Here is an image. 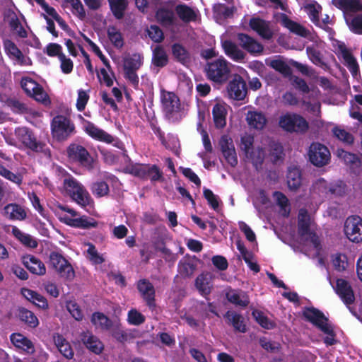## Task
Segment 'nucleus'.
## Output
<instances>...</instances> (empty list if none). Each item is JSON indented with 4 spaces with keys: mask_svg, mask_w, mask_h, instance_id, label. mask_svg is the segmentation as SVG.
Returning a JSON list of instances; mask_svg holds the SVG:
<instances>
[{
    "mask_svg": "<svg viewBox=\"0 0 362 362\" xmlns=\"http://www.w3.org/2000/svg\"><path fill=\"white\" fill-rule=\"evenodd\" d=\"M227 91L228 96L236 100H243L247 94L246 83L243 78L238 75L234 76L228 86Z\"/></svg>",
    "mask_w": 362,
    "mask_h": 362,
    "instance_id": "20",
    "label": "nucleus"
},
{
    "mask_svg": "<svg viewBox=\"0 0 362 362\" xmlns=\"http://www.w3.org/2000/svg\"><path fill=\"white\" fill-rule=\"evenodd\" d=\"M21 293L27 300L34 303L36 306L42 309L48 308L46 298L37 292L23 288L21 289Z\"/></svg>",
    "mask_w": 362,
    "mask_h": 362,
    "instance_id": "38",
    "label": "nucleus"
},
{
    "mask_svg": "<svg viewBox=\"0 0 362 362\" xmlns=\"http://www.w3.org/2000/svg\"><path fill=\"white\" fill-rule=\"evenodd\" d=\"M269 155L273 162H277L282 158L283 147L279 143L272 141L269 144Z\"/></svg>",
    "mask_w": 362,
    "mask_h": 362,
    "instance_id": "63",
    "label": "nucleus"
},
{
    "mask_svg": "<svg viewBox=\"0 0 362 362\" xmlns=\"http://www.w3.org/2000/svg\"><path fill=\"white\" fill-rule=\"evenodd\" d=\"M303 315L307 320L327 334V337L324 339L327 345L331 346L336 343L333 327L321 312L315 308H308L304 311Z\"/></svg>",
    "mask_w": 362,
    "mask_h": 362,
    "instance_id": "6",
    "label": "nucleus"
},
{
    "mask_svg": "<svg viewBox=\"0 0 362 362\" xmlns=\"http://www.w3.org/2000/svg\"><path fill=\"white\" fill-rule=\"evenodd\" d=\"M287 184L291 189H298L301 184L300 170L296 167L289 168L287 174Z\"/></svg>",
    "mask_w": 362,
    "mask_h": 362,
    "instance_id": "45",
    "label": "nucleus"
},
{
    "mask_svg": "<svg viewBox=\"0 0 362 362\" xmlns=\"http://www.w3.org/2000/svg\"><path fill=\"white\" fill-rule=\"evenodd\" d=\"M279 126L287 132H304L308 128L307 121L297 114H286L279 119Z\"/></svg>",
    "mask_w": 362,
    "mask_h": 362,
    "instance_id": "12",
    "label": "nucleus"
},
{
    "mask_svg": "<svg viewBox=\"0 0 362 362\" xmlns=\"http://www.w3.org/2000/svg\"><path fill=\"white\" fill-rule=\"evenodd\" d=\"M246 121L250 127L255 129H262L267 124L265 115L258 111H248L246 115Z\"/></svg>",
    "mask_w": 362,
    "mask_h": 362,
    "instance_id": "35",
    "label": "nucleus"
},
{
    "mask_svg": "<svg viewBox=\"0 0 362 362\" xmlns=\"http://www.w3.org/2000/svg\"><path fill=\"white\" fill-rule=\"evenodd\" d=\"M298 219V233L300 240L304 242L305 253L308 256L317 257L320 251V242L318 237L313 232V221L307 209H300Z\"/></svg>",
    "mask_w": 362,
    "mask_h": 362,
    "instance_id": "1",
    "label": "nucleus"
},
{
    "mask_svg": "<svg viewBox=\"0 0 362 362\" xmlns=\"http://www.w3.org/2000/svg\"><path fill=\"white\" fill-rule=\"evenodd\" d=\"M137 288L148 306L150 308H155V290L152 284L146 279H142L138 282Z\"/></svg>",
    "mask_w": 362,
    "mask_h": 362,
    "instance_id": "29",
    "label": "nucleus"
},
{
    "mask_svg": "<svg viewBox=\"0 0 362 362\" xmlns=\"http://www.w3.org/2000/svg\"><path fill=\"white\" fill-rule=\"evenodd\" d=\"M91 190L95 196L102 197L108 194L109 187L105 182H97L93 185Z\"/></svg>",
    "mask_w": 362,
    "mask_h": 362,
    "instance_id": "64",
    "label": "nucleus"
},
{
    "mask_svg": "<svg viewBox=\"0 0 362 362\" xmlns=\"http://www.w3.org/2000/svg\"><path fill=\"white\" fill-rule=\"evenodd\" d=\"M228 107L229 106L223 102H218L213 107L212 115L216 128L222 129L226 126Z\"/></svg>",
    "mask_w": 362,
    "mask_h": 362,
    "instance_id": "28",
    "label": "nucleus"
},
{
    "mask_svg": "<svg viewBox=\"0 0 362 362\" xmlns=\"http://www.w3.org/2000/svg\"><path fill=\"white\" fill-rule=\"evenodd\" d=\"M143 62L144 57L138 53L129 54L124 57V77L134 88H136L139 85V78L136 71L142 66Z\"/></svg>",
    "mask_w": 362,
    "mask_h": 362,
    "instance_id": "9",
    "label": "nucleus"
},
{
    "mask_svg": "<svg viewBox=\"0 0 362 362\" xmlns=\"http://www.w3.org/2000/svg\"><path fill=\"white\" fill-rule=\"evenodd\" d=\"M344 232L346 237L352 243L362 242V218L358 216H350L346 218Z\"/></svg>",
    "mask_w": 362,
    "mask_h": 362,
    "instance_id": "13",
    "label": "nucleus"
},
{
    "mask_svg": "<svg viewBox=\"0 0 362 362\" xmlns=\"http://www.w3.org/2000/svg\"><path fill=\"white\" fill-rule=\"evenodd\" d=\"M35 2L39 4L41 8L44 10V11L51 16L53 19H54L59 25L63 29L66 30L68 28V25L65 23V21L60 17V16L57 13L56 10L48 5L45 0H35Z\"/></svg>",
    "mask_w": 362,
    "mask_h": 362,
    "instance_id": "43",
    "label": "nucleus"
},
{
    "mask_svg": "<svg viewBox=\"0 0 362 362\" xmlns=\"http://www.w3.org/2000/svg\"><path fill=\"white\" fill-rule=\"evenodd\" d=\"M91 322L97 329H108L111 325V320L102 313H95L92 315Z\"/></svg>",
    "mask_w": 362,
    "mask_h": 362,
    "instance_id": "46",
    "label": "nucleus"
},
{
    "mask_svg": "<svg viewBox=\"0 0 362 362\" xmlns=\"http://www.w3.org/2000/svg\"><path fill=\"white\" fill-rule=\"evenodd\" d=\"M54 341L60 353L66 358H72L73 349L69 343L60 334L54 336Z\"/></svg>",
    "mask_w": 362,
    "mask_h": 362,
    "instance_id": "42",
    "label": "nucleus"
},
{
    "mask_svg": "<svg viewBox=\"0 0 362 362\" xmlns=\"http://www.w3.org/2000/svg\"><path fill=\"white\" fill-rule=\"evenodd\" d=\"M252 316L256 321L264 328L270 329L274 327V323L269 320L261 311L255 310Z\"/></svg>",
    "mask_w": 362,
    "mask_h": 362,
    "instance_id": "60",
    "label": "nucleus"
},
{
    "mask_svg": "<svg viewBox=\"0 0 362 362\" xmlns=\"http://www.w3.org/2000/svg\"><path fill=\"white\" fill-rule=\"evenodd\" d=\"M336 54L342 60L354 77L359 74V65L357 59L344 43H339L335 48Z\"/></svg>",
    "mask_w": 362,
    "mask_h": 362,
    "instance_id": "17",
    "label": "nucleus"
},
{
    "mask_svg": "<svg viewBox=\"0 0 362 362\" xmlns=\"http://www.w3.org/2000/svg\"><path fill=\"white\" fill-rule=\"evenodd\" d=\"M107 35L112 43L117 48H121L124 45V39L121 33L114 26L109 27L107 29Z\"/></svg>",
    "mask_w": 362,
    "mask_h": 362,
    "instance_id": "50",
    "label": "nucleus"
},
{
    "mask_svg": "<svg viewBox=\"0 0 362 362\" xmlns=\"http://www.w3.org/2000/svg\"><path fill=\"white\" fill-rule=\"evenodd\" d=\"M344 192V189L341 185L330 186L326 180L322 178L317 180L313 185L311 196L313 199L317 197H327L329 194H337L341 196Z\"/></svg>",
    "mask_w": 362,
    "mask_h": 362,
    "instance_id": "14",
    "label": "nucleus"
},
{
    "mask_svg": "<svg viewBox=\"0 0 362 362\" xmlns=\"http://www.w3.org/2000/svg\"><path fill=\"white\" fill-rule=\"evenodd\" d=\"M273 197L276 203L280 206L282 214L285 216H288L290 208L288 204V200L287 197L280 192H274Z\"/></svg>",
    "mask_w": 362,
    "mask_h": 362,
    "instance_id": "52",
    "label": "nucleus"
},
{
    "mask_svg": "<svg viewBox=\"0 0 362 362\" xmlns=\"http://www.w3.org/2000/svg\"><path fill=\"white\" fill-rule=\"evenodd\" d=\"M67 153L71 160L78 162L83 167L88 170L93 168V158L83 146L71 144L68 148Z\"/></svg>",
    "mask_w": 362,
    "mask_h": 362,
    "instance_id": "15",
    "label": "nucleus"
},
{
    "mask_svg": "<svg viewBox=\"0 0 362 362\" xmlns=\"http://www.w3.org/2000/svg\"><path fill=\"white\" fill-rule=\"evenodd\" d=\"M49 267L61 277L67 281H72L75 272L69 261L60 253L52 252L49 257Z\"/></svg>",
    "mask_w": 362,
    "mask_h": 362,
    "instance_id": "8",
    "label": "nucleus"
},
{
    "mask_svg": "<svg viewBox=\"0 0 362 362\" xmlns=\"http://www.w3.org/2000/svg\"><path fill=\"white\" fill-rule=\"evenodd\" d=\"M87 246V257L89 260L95 264L103 263L104 262V258L98 252L95 247L90 243H88Z\"/></svg>",
    "mask_w": 362,
    "mask_h": 362,
    "instance_id": "59",
    "label": "nucleus"
},
{
    "mask_svg": "<svg viewBox=\"0 0 362 362\" xmlns=\"http://www.w3.org/2000/svg\"><path fill=\"white\" fill-rule=\"evenodd\" d=\"M332 4L343 11L346 21L354 13L362 11V3L360 0H332Z\"/></svg>",
    "mask_w": 362,
    "mask_h": 362,
    "instance_id": "21",
    "label": "nucleus"
},
{
    "mask_svg": "<svg viewBox=\"0 0 362 362\" xmlns=\"http://www.w3.org/2000/svg\"><path fill=\"white\" fill-rule=\"evenodd\" d=\"M81 339L85 346L95 354H100L104 349V344L100 339L88 331L81 334Z\"/></svg>",
    "mask_w": 362,
    "mask_h": 362,
    "instance_id": "26",
    "label": "nucleus"
},
{
    "mask_svg": "<svg viewBox=\"0 0 362 362\" xmlns=\"http://www.w3.org/2000/svg\"><path fill=\"white\" fill-rule=\"evenodd\" d=\"M11 233L18 240L26 247L35 248L37 246V243L33 236L23 233L16 226L12 227Z\"/></svg>",
    "mask_w": 362,
    "mask_h": 362,
    "instance_id": "40",
    "label": "nucleus"
},
{
    "mask_svg": "<svg viewBox=\"0 0 362 362\" xmlns=\"http://www.w3.org/2000/svg\"><path fill=\"white\" fill-rule=\"evenodd\" d=\"M63 188L73 201L91 213L94 202L85 187L74 177L69 175L64 179Z\"/></svg>",
    "mask_w": 362,
    "mask_h": 362,
    "instance_id": "2",
    "label": "nucleus"
},
{
    "mask_svg": "<svg viewBox=\"0 0 362 362\" xmlns=\"http://www.w3.org/2000/svg\"><path fill=\"white\" fill-rule=\"evenodd\" d=\"M4 216L9 220L23 221L26 218L27 213L21 206L8 204L4 208Z\"/></svg>",
    "mask_w": 362,
    "mask_h": 362,
    "instance_id": "33",
    "label": "nucleus"
},
{
    "mask_svg": "<svg viewBox=\"0 0 362 362\" xmlns=\"http://www.w3.org/2000/svg\"><path fill=\"white\" fill-rule=\"evenodd\" d=\"M23 263L25 267L34 274L42 276L46 273V267L44 263L33 255L24 257Z\"/></svg>",
    "mask_w": 362,
    "mask_h": 362,
    "instance_id": "32",
    "label": "nucleus"
},
{
    "mask_svg": "<svg viewBox=\"0 0 362 362\" xmlns=\"http://www.w3.org/2000/svg\"><path fill=\"white\" fill-rule=\"evenodd\" d=\"M56 214L62 222L73 227L90 228L98 226L97 221L93 218L86 216L77 218L78 214L76 211L60 204L56 208Z\"/></svg>",
    "mask_w": 362,
    "mask_h": 362,
    "instance_id": "4",
    "label": "nucleus"
},
{
    "mask_svg": "<svg viewBox=\"0 0 362 362\" xmlns=\"http://www.w3.org/2000/svg\"><path fill=\"white\" fill-rule=\"evenodd\" d=\"M160 101L163 111L170 122H177L184 117L180 99L174 93L161 90Z\"/></svg>",
    "mask_w": 362,
    "mask_h": 362,
    "instance_id": "5",
    "label": "nucleus"
},
{
    "mask_svg": "<svg viewBox=\"0 0 362 362\" xmlns=\"http://www.w3.org/2000/svg\"><path fill=\"white\" fill-rule=\"evenodd\" d=\"M111 10L117 19L124 16V12L127 6V0H108Z\"/></svg>",
    "mask_w": 362,
    "mask_h": 362,
    "instance_id": "49",
    "label": "nucleus"
},
{
    "mask_svg": "<svg viewBox=\"0 0 362 362\" xmlns=\"http://www.w3.org/2000/svg\"><path fill=\"white\" fill-rule=\"evenodd\" d=\"M175 11L179 18L185 23L195 21L197 18L198 11L185 4L177 5Z\"/></svg>",
    "mask_w": 362,
    "mask_h": 362,
    "instance_id": "39",
    "label": "nucleus"
},
{
    "mask_svg": "<svg viewBox=\"0 0 362 362\" xmlns=\"http://www.w3.org/2000/svg\"><path fill=\"white\" fill-rule=\"evenodd\" d=\"M8 23L13 31H14L18 37L25 38L27 37V31L23 27L16 14L13 12L8 15Z\"/></svg>",
    "mask_w": 362,
    "mask_h": 362,
    "instance_id": "48",
    "label": "nucleus"
},
{
    "mask_svg": "<svg viewBox=\"0 0 362 362\" xmlns=\"http://www.w3.org/2000/svg\"><path fill=\"white\" fill-rule=\"evenodd\" d=\"M156 18L163 25H170L173 21V13L165 7H161L156 12Z\"/></svg>",
    "mask_w": 362,
    "mask_h": 362,
    "instance_id": "53",
    "label": "nucleus"
},
{
    "mask_svg": "<svg viewBox=\"0 0 362 362\" xmlns=\"http://www.w3.org/2000/svg\"><path fill=\"white\" fill-rule=\"evenodd\" d=\"M310 162L315 166L327 165L330 160V152L327 146L320 143H313L308 151Z\"/></svg>",
    "mask_w": 362,
    "mask_h": 362,
    "instance_id": "16",
    "label": "nucleus"
},
{
    "mask_svg": "<svg viewBox=\"0 0 362 362\" xmlns=\"http://www.w3.org/2000/svg\"><path fill=\"white\" fill-rule=\"evenodd\" d=\"M283 24L291 32L307 38L312 42H316L317 43V45L320 46L321 42L318 41V37L299 23L286 18L283 20Z\"/></svg>",
    "mask_w": 362,
    "mask_h": 362,
    "instance_id": "22",
    "label": "nucleus"
},
{
    "mask_svg": "<svg viewBox=\"0 0 362 362\" xmlns=\"http://www.w3.org/2000/svg\"><path fill=\"white\" fill-rule=\"evenodd\" d=\"M3 46L6 54L14 64L20 66H30L32 64L31 59L24 55L16 43L9 39L3 41Z\"/></svg>",
    "mask_w": 362,
    "mask_h": 362,
    "instance_id": "18",
    "label": "nucleus"
},
{
    "mask_svg": "<svg viewBox=\"0 0 362 362\" xmlns=\"http://www.w3.org/2000/svg\"><path fill=\"white\" fill-rule=\"evenodd\" d=\"M127 321L130 325H139L144 322L145 317L136 309H132L128 312Z\"/></svg>",
    "mask_w": 362,
    "mask_h": 362,
    "instance_id": "62",
    "label": "nucleus"
},
{
    "mask_svg": "<svg viewBox=\"0 0 362 362\" xmlns=\"http://www.w3.org/2000/svg\"><path fill=\"white\" fill-rule=\"evenodd\" d=\"M51 127L53 137L58 141L66 139L74 131V124L63 115L54 117Z\"/></svg>",
    "mask_w": 362,
    "mask_h": 362,
    "instance_id": "10",
    "label": "nucleus"
},
{
    "mask_svg": "<svg viewBox=\"0 0 362 362\" xmlns=\"http://www.w3.org/2000/svg\"><path fill=\"white\" fill-rule=\"evenodd\" d=\"M221 44L226 54L230 59L236 62L244 59L245 54L235 43L230 40H223Z\"/></svg>",
    "mask_w": 362,
    "mask_h": 362,
    "instance_id": "37",
    "label": "nucleus"
},
{
    "mask_svg": "<svg viewBox=\"0 0 362 362\" xmlns=\"http://www.w3.org/2000/svg\"><path fill=\"white\" fill-rule=\"evenodd\" d=\"M153 62L157 66H164L168 62V57L165 50L157 47L153 51Z\"/></svg>",
    "mask_w": 362,
    "mask_h": 362,
    "instance_id": "57",
    "label": "nucleus"
},
{
    "mask_svg": "<svg viewBox=\"0 0 362 362\" xmlns=\"http://www.w3.org/2000/svg\"><path fill=\"white\" fill-rule=\"evenodd\" d=\"M349 29L354 33L362 35V16H352L346 21Z\"/></svg>",
    "mask_w": 362,
    "mask_h": 362,
    "instance_id": "56",
    "label": "nucleus"
},
{
    "mask_svg": "<svg viewBox=\"0 0 362 362\" xmlns=\"http://www.w3.org/2000/svg\"><path fill=\"white\" fill-rule=\"evenodd\" d=\"M19 317L31 327H36L39 324L38 319L34 313L25 308L20 309Z\"/></svg>",
    "mask_w": 362,
    "mask_h": 362,
    "instance_id": "51",
    "label": "nucleus"
},
{
    "mask_svg": "<svg viewBox=\"0 0 362 362\" xmlns=\"http://www.w3.org/2000/svg\"><path fill=\"white\" fill-rule=\"evenodd\" d=\"M21 83L22 88L28 95L45 105L50 103L48 95L35 81L29 77H24L22 78Z\"/></svg>",
    "mask_w": 362,
    "mask_h": 362,
    "instance_id": "11",
    "label": "nucleus"
},
{
    "mask_svg": "<svg viewBox=\"0 0 362 362\" xmlns=\"http://www.w3.org/2000/svg\"><path fill=\"white\" fill-rule=\"evenodd\" d=\"M132 173L139 177H148L152 181L159 180L162 177V173L155 165H136L132 168Z\"/></svg>",
    "mask_w": 362,
    "mask_h": 362,
    "instance_id": "25",
    "label": "nucleus"
},
{
    "mask_svg": "<svg viewBox=\"0 0 362 362\" xmlns=\"http://www.w3.org/2000/svg\"><path fill=\"white\" fill-rule=\"evenodd\" d=\"M238 40L240 45L251 54H259L263 51V45L246 34H238Z\"/></svg>",
    "mask_w": 362,
    "mask_h": 362,
    "instance_id": "27",
    "label": "nucleus"
},
{
    "mask_svg": "<svg viewBox=\"0 0 362 362\" xmlns=\"http://www.w3.org/2000/svg\"><path fill=\"white\" fill-rule=\"evenodd\" d=\"M12 344L18 349H22L27 354H32L35 352L33 342L20 333H14L11 335Z\"/></svg>",
    "mask_w": 362,
    "mask_h": 362,
    "instance_id": "34",
    "label": "nucleus"
},
{
    "mask_svg": "<svg viewBox=\"0 0 362 362\" xmlns=\"http://www.w3.org/2000/svg\"><path fill=\"white\" fill-rule=\"evenodd\" d=\"M226 298L232 304L241 308H245L250 303V298L247 293L239 289L229 290L226 293Z\"/></svg>",
    "mask_w": 362,
    "mask_h": 362,
    "instance_id": "31",
    "label": "nucleus"
},
{
    "mask_svg": "<svg viewBox=\"0 0 362 362\" xmlns=\"http://www.w3.org/2000/svg\"><path fill=\"white\" fill-rule=\"evenodd\" d=\"M225 317L236 330L240 332H245V325L240 315L233 311H228Z\"/></svg>",
    "mask_w": 362,
    "mask_h": 362,
    "instance_id": "47",
    "label": "nucleus"
},
{
    "mask_svg": "<svg viewBox=\"0 0 362 362\" xmlns=\"http://www.w3.org/2000/svg\"><path fill=\"white\" fill-rule=\"evenodd\" d=\"M334 288L346 305H350L354 301L355 297L353 289L347 281L338 279Z\"/></svg>",
    "mask_w": 362,
    "mask_h": 362,
    "instance_id": "24",
    "label": "nucleus"
},
{
    "mask_svg": "<svg viewBox=\"0 0 362 362\" xmlns=\"http://www.w3.org/2000/svg\"><path fill=\"white\" fill-rule=\"evenodd\" d=\"M283 24L291 32L307 38L312 42H316L317 43V45L320 46L321 42L318 41V37L299 23L286 18L283 20Z\"/></svg>",
    "mask_w": 362,
    "mask_h": 362,
    "instance_id": "23",
    "label": "nucleus"
},
{
    "mask_svg": "<svg viewBox=\"0 0 362 362\" xmlns=\"http://www.w3.org/2000/svg\"><path fill=\"white\" fill-rule=\"evenodd\" d=\"M195 286L202 296L209 295L212 289V276L209 273L199 275L195 281Z\"/></svg>",
    "mask_w": 362,
    "mask_h": 362,
    "instance_id": "36",
    "label": "nucleus"
},
{
    "mask_svg": "<svg viewBox=\"0 0 362 362\" xmlns=\"http://www.w3.org/2000/svg\"><path fill=\"white\" fill-rule=\"evenodd\" d=\"M332 263L334 268L339 272L346 270L349 264L347 257L343 254H337L333 256Z\"/></svg>",
    "mask_w": 362,
    "mask_h": 362,
    "instance_id": "61",
    "label": "nucleus"
},
{
    "mask_svg": "<svg viewBox=\"0 0 362 362\" xmlns=\"http://www.w3.org/2000/svg\"><path fill=\"white\" fill-rule=\"evenodd\" d=\"M332 132L336 138L345 144H351L354 141L353 135L344 129L337 127L333 128Z\"/></svg>",
    "mask_w": 362,
    "mask_h": 362,
    "instance_id": "55",
    "label": "nucleus"
},
{
    "mask_svg": "<svg viewBox=\"0 0 362 362\" xmlns=\"http://www.w3.org/2000/svg\"><path fill=\"white\" fill-rule=\"evenodd\" d=\"M78 117L82 122L83 129L93 139L107 144L114 141V138L111 135L97 127L93 123L86 120L81 115H79Z\"/></svg>",
    "mask_w": 362,
    "mask_h": 362,
    "instance_id": "19",
    "label": "nucleus"
},
{
    "mask_svg": "<svg viewBox=\"0 0 362 362\" xmlns=\"http://www.w3.org/2000/svg\"><path fill=\"white\" fill-rule=\"evenodd\" d=\"M318 41L321 42L320 46H317V43L316 42H313V45L307 47L306 52L308 58L313 64L317 66H322L324 62L320 49L322 48V42L319 39Z\"/></svg>",
    "mask_w": 362,
    "mask_h": 362,
    "instance_id": "41",
    "label": "nucleus"
},
{
    "mask_svg": "<svg viewBox=\"0 0 362 362\" xmlns=\"http://www.w3.org/2000/svg\"><path fill=\"white\" fill-rule=\"evenodd\" d=\"M205 71L209 79L222 83L227 80L230 74V63L221 57L208 62Z\"/></svg>",
    "mask_w": 362,
    "mask_h": 362,
    "instance_id": "7",
    "label": "nucleus"
},
{
    "mask_svg": "<svg viewBox=\"0 0 362 362\" xmlns=\"http://www.w3.org/2000/svg\"><path fill=\"white\" fill-rule=\"evenodd\" d=\"M16 139L4 136L6 141L13 146H17L18 143L24 147L35 152H43L47 153L46 145L38 141L33 133L26 127H18L15 129Z\"/></svg>",
    "mask_w": 362,
    "mask_h": 362,
    "instance_id": "3",
    "label": "nucleus"
},
{
    "mask_svg": "<svg viewBox=\"0 0 362 362\" xmlns=\"http://www.w3.org/2000/svg\"><path fill=\"white\" fill-rule=\"evenodd\" d=\"M173 54L182 64H185L189 61V53L184 47L179 44H175L173 46Z\"/></svg>",
    "mask_w": 362,
    "mask_h": 362,
    "instance_id": "58",
    "label": "nucleus"
},
{
    "mask_svg": "<svg viewBox=\"0 0 362 362\" xmlns=\"http://www.w3.org/2000/svg\"><path fill=\"white\" fill-rule=\"evenodd\" d=\"M337 156L353 170H357V165L360 163L361 155H356L344 150H338Z\"/></svg>",
    "mask_w": 362,
    "mask_h": 362,
    "instance_id": "44",
    "label": "nucleus"
},
{
    "mask_svg": "<svg viewBox=\"0 0 362 362\" xmlns=\"http://www.w3.org/2000/svg\"><path fill=\"white\" fill-rule=\"evenodd\" d=\"M269 65L284 76H289L291 74V69L284 61L281 59L272 60Z\"/></svg>",
    "mask_w": 362,
    "mask_h": 362,
    "instance_id": "54",
    "label": "nucleus"
},
{
    "mask_svg": "<svg viewBox=\"0 0 362 362\" xmlns=\"http://www.w3.org/2000/svg\"><path fill=\"white\" fill-rule=\"evenodd\" d=\"M250 26L257 32L262 38L269 40L273 35V31L268 22L258 18H253L250 21Z\"/></svg>",
    "mask_w": 362,
    "mask_h": 362,
    "instance_id": "30",
    "label": "nucleus"
}]
</instances>
